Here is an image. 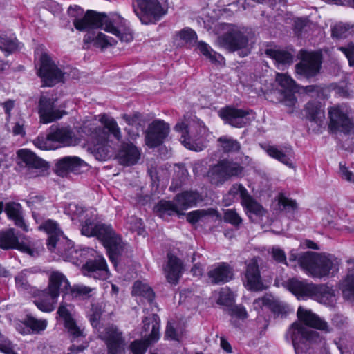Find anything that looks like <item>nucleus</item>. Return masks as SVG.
<instances>
[{
    "label": "nucleus",
    "instance_id": "f257e3e1",
    "mask_svg": "<svg viewBox=\"0 0 354 354\" xmlns=\"http://www.w3.org/2000/svg\"><path fill=\"white\" fill-rule=\"evenodd\" d=\"M73 26L81 32H87L83 39V48L88 49L91 44L102 50L112 46L116 41L102 32H91V30L99 28L116 36L122 42L133 40L131 30L127 26L126 21L118 15L108 17L105 14L88 10L81 18L73 20Z\"/></svg>",
    "mask_w": 354,
    "mask_h": 354
},
{
    "label": "nucleus",
    "instance_id": "f03ea898",
    "mask_svg": "<svg viewBox=\"0 0 354 354\" xmlns=\"http://www.w3.org/2000/svg\"><path fill=\"white\" fill-rule=\"evenodd\" d=\"M297 315L299 322L292 323L287 331V337L291 339L295 353L306 354L316 346L324 345V337L310 328L330 333L333 328L328 322L301 306L298 308Z\"/></svg>",
    "mask_w": 354,
    "mask_h": 354
},
{
    "label": "nucleus",
    "instance_id": "7ed1b4c3",
    "mask_svg": "<svg viewBox=\"0 0 354 354\" xmlns=\"http://www.w3.org/2000/svg\"><path fill=\"white\" fill-rule=\"evenodd\" d=\"M81 232L84 236L96 237L107 250L110 260L115 265L119 257L128 250L127 243L122 241L110 225L95 223L88 218L82 225Z\"/></svg>",
    "mask_w": 354,
    "mask_h": 354
},
{
    "label": "nucleus",
    "instance_id": "20e7f679",
    "mask_svg": "<svg viewBox=\"0 0 354 354\" xmlns=\"http://www.w3.org/2000/svg\"><path fill=\"white\" fill-rule=\"evenodd\" d=\"M102 126L97 123H88L82 127V132L88 136L89 142L93 145V153L98 160H104L108 156L106 144L109 139V133L120 140L122 138L120 129L116 121L111 117L103 115L100 118Z\"/></svg>",
    "mask_w": 354,
    "mask_h": 354
},
{
    "label": "nucleus",
    "instance_id": "39448f33",
    "mask_svg": "<svg viewBox=\"0 0 354 354\" xmlns=\"http://www.w3.org/2000/svg\"><path fill=\"white\" fill-rule=\"evenodd\" d=\"M300 267L313 277L322 278L339 270L340 260L333 254L303 252L299 257Z\"/></svg>",
    "mask_w": 354,
    "mask_h": 354
},
{
    "label": "nucleus",
    "instance_id": "423d86ee",
    "mask_svg": "<svg viewBox=\"0 0 354 354\" xmlns=\"http://www.w3.org/2000/svg\"><path fill=\"white\" fill-rule=\"evenodd\" d=\"M0 248L17 249L30 257H37L43 250L39 241H32L26 236H17L13 228L0 232Z\"/></svg>",
    "mask_w": 354,
    "mask_h": 354
},
{
    "label": "nucleus",
    "instance_id": "0eeeda50",
    "mask_svg": "<svg viewBox=\"0 0 354 354\" xmlns=\"http://www.w3.org/2000/svg\"><path fill=\"white\" fill-rule=\"evenodd\" d=\"M201 200L200 194L196 192L185 191L176 196L174 201H161L155 207L160 216L165 214H183L181 211L196 205Z\"/></svg>",
    "mask_w": 354,
    "mask_h": 354
},
{
    "label": "nucleus",
    "instance_id": "6e6552de",
    "mask_svg": "<svg viewBox=\"0 0 354 354\" xmlns=\"http://www.w3.org/2000/svg\"><path fill=\"white\" fill-rule=\"evenodd\" d=\"M244 167L239 162L229 159H223L211 167L207 177L212 184L221 185L232 178H241L243 176Z\"/></svg>",
    "mask_w": 354,
    "mask_h": 354
},
{
    "label": "nucleus",
    "instance_id": "1a4fd4ad",
    "mask_svg": "<svg viewBox=\"0 0 354 354\" xmlns=\"http://www.w3.org/2000/svg\"><path fill=\"white\" fill-rule=\"evenodd\" d=\"M167 0H136L133 10L141 22L145 24L153 19L159 20L167 12Z\"/></svg>",
    "mask_w": 354,
    "mask_h": 354
},
{
    "label": "nucleus",
    "instance_id": "9d476101",
    "mask_svg": "<svg viewBox=\"0 0 354 354\" xmlns=\"http://www.w3.org/2000/svg\"><path fill=\"white\" fill-rule=\"evenodd\" d=\"M40 61L41 66L37 74L41 78L43 86H53L64 82L68 75V72L59 68L48 55L42 54Z\"/></svg>",
    "mask_w": 354,
    "mask_h": 354
},
{
    "label": "nucleus",
    "instance_id": "9b49d317",
    "mask_svg": "<svg viewBox=\"0 0 354 354\" xmlns=\"http://www.w3.org/2000/svg\"><path fill=\"white\" fill-rule=\"evenodd\" d=\"M17 156L26 169L27 178H32L44 176L48 169V163L37 156L35 153L26 149L17 151Z\"/></svg>",
    "mask_w": 354,
    "mask_h": 354
},
{
    "label": "nucleus",
    "instance_id": "f8f14e48",
    "mask_svg": "<svg viewBox=\"0 0 354 354\" xmlns=\"http://www.w3.org/2000/svg\"><path fill=\"white\" fill-rule=\"evenodd\" d=\"M175 129L181 133L180 140L185 147L194 151L202 150V147L195 144L194 140H196L206 134L207 129L203 124L194 123L188 128L186 124L181 122L176 124Z\"/></svg>",
    "mask_w": 354,
    "mask_h": 354
},
{
    "label": "nucleus",
    "instance_id": "ddd939ff",
    "mask_svg": "<svg viewBox=\"0 0 354 354\" xmlns=\"http://www.w3.org/2000/svg\"><path fill=\"white\" fill-rule=\"evenodd\" d=\"M300 55L301 61L295 65L296 73L306 78L317 75L321 68V54L301 50Z\"/></svg>",
    "mask_w": 354,
    "mask_h": 354
},
{
    "label": "nucleus",
    "instance_id": "4468645a",
    "mask_svg": "<svg viewBox=\"0 0 354 354\" xmlns=\"http://www.w3.org/2000/svg\"><path fill=\"white\" fill-rule=\"evenodd\" d=\"M108 349L109 354H123L125 348V340L122 333L114 325L104 328L99 334Z\"/></svg>",
    "mask_w": 354,
    "mask_h": 354
},
{
    "label": "nucleus",
    "instance_id": "2eb2a0df",
    "mask_svg": "<svg viewBox=\"0 0 354 354\" xmlns=\"http://www.w3.org/2000/svg\"><path fill=\"white\" fill-rule=\"evenodd\" d=\"M328 113L330 117L329 129L332 132L348 134L353 131L354 123L342 107L339 106L331 107Z\"/></svg>",
    "mask_w": 354,
    "mask_h": 354
},
{
    "label": "nucleus",
    "instance_id": "dca6fc26",
    "mask_svg": "<svg viewBox=\"0 0 354 354\" xmlns=\"http://www.w3.org/2000/svg\"><path fill=\"white\" fill-rule=\"evenodd\" d=\"M169 131V124L164 120H153L145 131L146 145L150 148L160 145L168 136Z\"/></svg>",
    "mask_w": 354,
    "mask_h": 354
},
{
    "label": "nucleus",
    "instance_id": "f3484780",
    "mask_svg": "<svg viewBox=\"0 0 354 354\" xmlns=\"http://www.w3.org/2000/svg\"><path fill=\"white\" fill-rule=\"evenodd\" d=\"M55 100L41 95L38 104V113L40 122L44 124L53 122L63 117L65 111L56 109L55 106Z\"/></svg>",
    "mask_w": 354,
    "mask_h": 354
},
{
    "label": "nucleus",
    "instance_id": "a211bd4d",
    "mask_svg": "<svg viewBox=\"0 0 354 354\" xmlns=\"http://www.w3.org/2000/svg\"><path fill=\"white\" fill-rule=\"evenodd\" d=\"M88 167L87 163L77 156H66L57 161L55 171L59 176L69 173L80 174Z\"/></svg>",
    "mask_w": 354,
    "mask_h": 354
},
{
    "label": "nucleus",
    "instance_id": "6ab92c4d",
    "mask_svg": "<svg viewBox=\"0 0 354 354\" xmlns=\"http://www.w3.org/2000/svg\"><path fill=\"white\" fill-rule=\"evenodd\" d=\"M218 43L220 46L230 51H235L246 48L248 39L241 32L232 30L218 37Z\"/></svg>",
    "mask_w": 354,
    "mask_h": 354
},
{
    "label": "nucleus",
    "instance_id": "aec40b11",
    "mask_svg": "<svg viewBox=\"0 0 354 354\" xmlns=\"http://www.w3.org/2000/svg\"><path fill=\"white\" fill-rule=\"evenodd\" d=\"M285 287L297 299H306L308 298L313 299L315 284L308 283L306 280L292 278L285 283Z\"/></svg>",
    "mask_w": 354,
    "mask_h": 354
},
{
    "label": "nucleus",
    "instance_id": "412c9836",
    "mask_svg": "<svg viewBox=\"0 0 354 354\" xmlns=\"http://www.w3.org/2000/svg\"><path fill=\"white\" fill-rule=\"evenodd\" d=\"M248 112L241 109L227 106L219 111L220 117L234 127H243L250 122Z\"/></svg>",
    "mask_w": 354,
    "mask_h": 354
},
{
    "label": "nucleus",
    "instance_id": "4be33fe9",
    "mask_svg": "<svg viewBox=\"0 0 354 354\" xmlns=\"http://www.w3.org/2000/svg\"><path fill=\"white\" fill-rule=\"evenodd\" d=\"M84 275L95 279L105 280L109 277V272L104 258L98 257L93 260L88 261L82 268Z\"/></svg>",
    "mask_w": 354,
    "mask_h": 354
},
{
    "label": "nucleus",
    "instance_id": "5701e85b",
    "mask_svg": "<svg viewBox=\"0 0 354 354\" xmlns=\"http://www.w3.org/2000/svg\"><path fill=\"white\" fill-rule=\"evenodd\" d=\"M73 306L66 303H61L57 310L59 317L64 320V326L68 333L73 337H79L83 335V331L77 326L72 315Z\"/></svg>",
    "mask_w": 354,
    "mask_h": 354
},
{
    "label": "nucleus",
    "instance_id": "b1692460",
    "mask_svg": "<svg viewBox=\"0 0 354 354\" xmlns=\"http://www.w3.org/2000/svg\"><path fill=\"white\" fill-rule=\"evenodd\" d=\"M208 277L214 284L225 283L233 279L232 268L227 263H219L214 265L207 273Z\"/></svg>",
    "mask_w": 354,
    "mask_h": 354
},
{
    "label": "nucleus",
    "instance_id": "393cba45",
    "mask_svg": "<svg viewBox=\"0 0 354 354\" xmlns=\"http://www.w3.org/2000/svg\"><path fill=\"white\" fill-rule=\"evenodd\" d=\"M50 133L53 142L57 145L63 146H75L80 142L73 132L67 127L58 128L51 126L50 128Z\"/></svg>",
    "mask_w": 354,
    "mask_h": 354
},
{
    "label": "nucleus",
    "instance_id": "a878e982",
    "mask_svg": "<svg viewBox=\"0 0 354 354\" xmlns=\"http://www.w3.org/2000/svg\"><path fill=\"white\" fill-rule=\"evenodd\" d=\"M253 306L256 310L266 307L277 316H283L288 312V306L272 295H266L255 299L253 302Z\"/></svg>",
    "mask_w": 354,
    "mask_h": 354
},
{
    "label": "nucleus",
    "instance_id": "bb28decb",
    "mask_svg": "<svg viewBox=\"0 0 354 354\" xmlns=\"http://www.w3.org/2000/svg\"><path fill=\"white\" fill-rule=\"evenodd\" d=\"M39 229L44 230L48 234V248L55 252L58 243L62 242V238L65 237L59 225L53 220L48 219L39 226Z\"/></svg>",
    "mask_w": 354,
    "mask_h": 354
},
{
    "label": "nucleus",
    "instance_id": "cd10ccee",
    "mask_svg": "<svg viewBox=\"0 0 354 354\" xmlns=\"http://www.w3.org/2000/svg\"><path fill=\"white\" fill-rule=\"evenodd\" d=\"M183 270L181 260L171 253L168 254L167 263L165 268V274L167 281L171 284H177Z\"/></svg>",
    "mask_w": 354,
    "mask_h": 354
},
{
    "label": "nucleus",
    "instance_id": "c85d7f7f",
    "mask_svg": "<svg viewBox=\"0 0 354 354\" xmlns=\"http://www.w3.org/2000/svg\"><path fill=\"white\" fill-rule=\"evenodd\" d=\"M265 151L272 158L277 160L290 168H293L292 162L294 153L291 147H286L281 149L274 145H261Z\"/></svg>",
    "mask_w": 354,
    "mask_h": 354
},
{
    "label": "nucleus",
    "instance_id": "c756f323",
    "mask_svg": "<svg viewBox=\"0 0 354 354\" xmlns=\"http://www.w3.org/2000/svg\"><path fill=\"white\" fill-rule=\"evenodd\" d=\"M142 335L147 337L146 341L153 343L159 339L160 318L156 314L145 317L143 320Z\"/></svg>",
    "mask_w": 354,
    "mask_h": 354
},
{
    "label": "nucleus",
    "instance_id": "7c9ffc66",
    "mask_svg": "<svg viewBox=\"0 0 354 354\" xmlns=\"http://www.w3.org/2000/svg\"><path fill=\"white\" fill-rule=\"evenodd\" d=\"M140 155V151L137 147L127 143L122 145L118 153V159L120 165L131 166L138 163Z\"/></svg>",
    "mask_w": 354,
    "mask_h": 354
},
{
    "label": "nucleus",
    "instance_id": "2f4dec72",
    "mask_svg": "<svg viewBox=\"0 0 354 354\" xmlns=\"http://www.w3.org/2000/svg\"><path fill=\"white\" fill-rule=\"evenodd\" d=\"M70 283L66 277L59 271H52L49 275L47 290L59 296L60 292H69Z\"/></svg>",
    "mask_w": 354,
    "mask_h": 354
},
{
    "label": "nucleus",
    "instance_id": "473e14b6",
    "mask_svg": "<svg viewBox=\"0 0 354 354\" xmlns=\"http://www.w3.org/2000/svg\"><path fill=\"white\" fill-rule=\"evenodd\" d=\"M313 299L321 304L333 306L336 302L337 297L335 290L326 284H315Z\"/></svg>",
    "mask_w": 354,
    "mask_h": 354
},
{
    "label": "nucleus",
    "instance_id": "72a5a7b5",
    "mask_svg": "<svg viewBox=\"0 0 354 354\" xmlns=\"http://www.w3.org/2000/svg\"><path fill=\"white\" fill-rule=\"evenodd\" d=\"M55 252H57L64 260L74 264L77 263L80 256V252L73 248L72 242L66 237L62 238V242L58 243Z\"/></svg>",
    "mask_w": 354,
    "mask_h": 354
},
{
    "label": "nucleus",
    "instance_id": "f704fd0d",
    "mask_svg": "<svg viewBox=\"0 0 354 354\" xmlns=\"http://www.w3.org/2000/svg\"><path fill=\"white\" fill-rule=\"evenodd\" d=\"M59 295L51 291L44 290L37 299L34 301L37 307L43 312L49 313L55 308Z\"/></svg>",
    "mask_w": 354,
    "mask_h": 354
},
{
    "label": "nucleus",
    "instance_id": "c9c22d12",
    "mask_svg": "<svg viewBox=\"0 0 354 354\" xmlns=\"http://www.w3.org/2000/svg\"><path fill=\"white\" fill-rule=\"evenodd\" d=\"M5 212L9 219L14 221L15 225L24 231H28V227L25 224L22 216V209L19 203L15 202H8L5 204Z\"/></svg>",
    "mask_w": 354,
    "mask_h": 354
},
{
    "label": "nucleus",
    "instance_id": "e433bc0d",
    "mask_svg": "<svg viewBox=\"0 0 354 354\" xmlns=\"http://www.w3.org/2000/svg\"><path fill=\"white\" fill-rule=\"evenodd\" d=\"M265 54L274 60L276 66L279 69L283 66H290L293 62L294 56L288 51L277 49L266 48Z\"/></svg>",
    "mask_w": 354,
    "mask_h": 354
},
{
    "label": "nucleus",
    "instance_id": "4c0bfd02",
    "mask_svg": "<svg viewBox=\"0 0 354 354\" xmlns=\"http://www.w3.org/2000/svg\"><path fill=\"white\" fill-rule=\"evenodd\" d=\"M245 214L250 220L253 221V216L261 218L266 214V210L264 207L257 202L250 194L243 201H241Z\"/></svg>",
    "mask_w": 354,
    "mask_h": 354
},
{
    "label": "nucleus",
    "instance_id": "58836bf2",
    "mask_svg": "<svg viewBox=\"0 0 354 354\" xmlns=\"http://www.w3.org/2000/svg\"><path fill=\"white\" fill-rule=\"evenodd\" d=\"M214 217L216 220H220L221 218L218 211L212 208H209L207 209H198L188 213L187 220L189 223L194 225L198 222H208L209 218Z\"/></svg>",
    "mask_w": 354,
    "mask_h": 354
},
{
    "label": "nucleus",
    "instance_id": "ea45409f",
    "mask_svg": "<svg viewBox=\"0 0 354 354\" xmlns=\"http://www.w3.org/2000/svg\"><path fill=\"white\" fill-rule=\"evenodd\" d=\"M339 288L344 299L354 304V273L348 272L340 281Z\"/></svg>",
    "mask_w": 354,
    "mask_h": 354
},
{
    "label": "nucleus",
    "instance_id": "a19ab883",
    "mask_svg": "<svg viewBox=\"0 0 354 354\" xmlns=\"http://www.w3.org/2000/svg\"><path fill=\"white\" fill-rule=\"evenodd\" d=\"M306 117L310 121L315 122L318 126H322L325 114L320 102H308L306 105Z\"/></svg>",
    "mask_w": 354,
    "mask_h": 354
},
{
    "label": "nucleus",
    "instance_id": "79ce46f5",
    "mask_svg": "<svg viewBox=\"0 0 354 354\" xmlns=\"http://www.w3.org/2000/svg\"><path fill=\"white\" fill-rule=\"evenodd\" d=\"M198 48L200 53L208 59L212 64L219 66L225 64L224 57L213 49L206 43L200 41L198 43Z\"/></svg>",
    "mask_w": 354,
    "mask_h": 354
},
{
    "label": "nucleus",
    "instance_id": "37998d69",
    "mask_svg": "<svg viewBox=\"0 0 354 354\" xmlns=\"http://www.w3.org/2000/svg\"><path fill=\"white\" fill-rule=\"evenodd\" d=\"M19 48L17 40L14 37H8L4 32H0V49L8 55Z\"/></svg>",
    "mask_w": 354,
    "mask_h": 354
},
{
    "label": "nucleus",
    "instance_id": "c03bdc74",
    "mask_svg": "<svg viewBox=\"0 0 354 354\" xmlns=\"http://www.w3.org/2000/svg\"><path fill=\"white\" fill-rule=\"evenodd\" d=\"M132 294L142 297L149 302H151L155 297L153 290L147 284L138 281L133 284Z\"/></svg>",
    "mask_w": 354,
    "mask_h": 354
},
{
    "label": "nucleus",
    "instance_id": "a18cd8bd",
    "mask_svg": "<svg viewBox=\"0 0 354 354\" xmlns=\"http://www.w3.org/2000/svg\"><path fill=\"white\" fill-rule=\"evenodd\" d=\"M218 142L224 153H237L241 149V144L230 137L221 136L218 139Z\"/></svg>",
    "mask_w": 354,
    "mask_h": 354
},
{
    "label": "nucleus",
    "instance_id": "49530a36",
    "mask_svg": "<svg viewBox=\"0 0 354 354\" xmlns=\"http://www.w3.org/2000/svg\"><path fill=\"white\" fill-rule=\"evenodd\" d=\"M276 81L283 88L282 91H297L296 82L286 73H277Z\"/></svg>",
    "mask_w": 354,
    "mask_h": 354
},
{
    "label": "nucleus",
    "instance_id": "de8ad7c7",
    "mask_svg": "<svg viewBox=\"0 0 354 354\" xmlns=\"http://www.w3.org/2000/svg\"><path fill=\"white\" fill-rule=\"evenodd\" d=\"M149 175L153 185H158L159 181L167 176V171L162 167H158L155 163H151L148 167Z\"/></svg>",
    "mask_w": 354,
    "mask_h": 354
},
{
    "label": "nucleus",
    "instance_id": "09e8293b",
    "mask_svg": "<svg viewBox=\"0 0 354 354\" xmlns=\"http://www.w3.org/2000/svg\"><path fill=\"white\" fill-rule=\"evenodd\" d=\"M244 286L248 290L251 291H261L265 289L261 274L245 277Z\"/></svg>",
    "mask_w": 354,
    "mask_h": 354
},
{
    "label": "nucleus",
    "instance_id": "8fccbe9b",
    "mask_svg": "<svg viewBox=\"0 0 354 354\" xmlns=\"http://www.w3.org/2000/svg\"><path fill=\"white\" fill-rule=\"evenodd\" d=\"M33 144L37 147L43 150H51L58 148V145L53 142L50 132L46 136H40L36 138L33 140Z\"/></svg>",
    "mask_w": 354,
    "mask_h": 354
},
{
    "label": "nucleus",
    "instance_id": "3c124183",
    "mask_svg": "<svg viewBox=\"0 0 354 354\" xmlns=\"http://www.w3.org/2000/svg\"><path fill=\"white\" fill-rule=\"evenodd\" d=\"M25 325L30 328L33 333H39L44 330L47 326L46 319H37L32 316H28L24 321Z\"/></svg>",
    "mask_w": 354,
    "mask_h": 354
},
{
    "label": "nucleus",
    "instance_id": "603ef678",
    "mask_svg": "<svg viewBox=\"0 0 354 354\" xmlns=\"http://www.w3.org/2000/svg\"><path fill=\"white\" fill-rule=\"evenodd\" d=\"M234 302V295L228 288H223L220 290L217 304L225 306H230Z\"/></svg>",
    "mask_w": 354,
    "mask_h": 354
},
{
    "label": "nucleus",
    "instance_id": "864d4df0",
    "mask_svg": "<svg viewBox=\"0 0 354 354\" xmlns=\"http://www.w3.org/2000/svg\"><path fill=\"white\" fill-rule=\"evenodd\" d=\"M223 221L239 228L243 223L242 218L235 209H227L224 212Z\"/></svg>",
    "mask_w": 354,
    "mask_h": 354
},
{
    "label": "nucleus",
    "instance_id": "5fc2aeb1",
    "mask_svg": "<svg viewBox=\"0 0 354 354\" xmlns=\"http://www.w3.org/2000/svg\"><path fill=\"white\" fill-rule=\"evenodd\" d=\"M92 291V288L84 285L70 286L69 292L73 297L79 299H84L89 296Z\"/></svg>",
    "mask_w": 354,
    "mask_h": 354
},
{
    "label": "nucleus",
    "instance_id": "6e6d98bb",
    "mask_svg": "<svg viewBox=\"0 0 354 354\" xmlns=\"http://www.w3.org/2000/svg\"><path fill=\"white\" fill-rule=\"evenodd\" d=\"M127 225L130 230L136 232L139 235H142L144 232L142 220L135 216H131L127 218Z\"/></svg>",
    "mask_w": 354,
    "mask_h": 354
},
{
    "label": "nucleus",
    "instance_id": "4d7b16f0",
    "mask_svg": "<svg viewBox=\"0 0 354 354\" xmlns=\"http://www.w3.org/2000/svg\"><path fill=\"white\" fill-rule=\"evenodd\" d=\"M228 193L233 197L239 195L241 201H243L248 196H250V194L248 193V190L245 188V187L242 184L239 183H234V185H232Z\"/></svg>",
    "mask_w": 354,
    "mask_h": 354
},
{
    "label": "nucleus",
    "instance_id": "13d9d810",
    "mask_svg": "<svg viewBox=\"0 0 354 354\" xmlns=\"http://www.w3.org/2000/svg\"><path fill=\"white\" fill-rule=\"evenodd\" d=\"M178 36L180 38V39L190 45H193L196 43V34L191 28H187L183 29L181 31L178 32Z\"/></svg>",
    "mask_w": 354,
    "mask_h": 354
},
{
    "label": "nucleus",
    "instance_id": "bf43d9fd",
    "mask_svg": "<svg viewBox=\"0 0 354 354\" xmlns=\"http://www.w3.org/2000/svg\"><path fill=\"white\" fill-rule=\"evenodd\" d=\"M272 258L278 263L288 266L285 252L278 246H274L270 252Z\"/></svg>",
    "mask_w": 354,
    "mask_h": 354
},
{
    "label": "nucleus",
    "instance_id": "052dcab7",
    "mask_svg": "<svg viewBox=\"0 0 354 354\" xmlns=\"http://www.w3.org/2000/svg\"><path fill=\"white\" fill-rule=\"evenodd\" d=\"M227 313L232 317L245 319L248 317L245 308L242 306H234L227 309Z\"/></svg>",
    "mask_w": 354,
    "mask_h": 354
},
{
    "label": "nucleus",
    "instance_id": "680f3d73",
    "mask_svg": "<svg viewBox=\"0 0 354 354\" xmlns=\"http://www.w3.org/2000/svg\"><path fill=\"white\" fill-rule=\"evenodd\" d=\"M260 270L257 259L254 258L246 262L245 277L259 275Z\"/></svg>",
    "mask_w": 354,
    "mask_h": 354
},
{
    "label": "nucleus",
    "instance_id": "e2e57ef3",
    "mask_svg": "<svg viewBox=\"0 0 354 354\" xmlns=\"http://www.w3.org/2000/svg\"><path fill=\"white\" fill-rule=\"evenodd\" d=\"M337 347L342 354H354V339H341Z\"/></svg>",
    "mask_w": 354,
    "mask_h": 354
},
{
    "label": "nucleus",
    "instance_id": "0e129e2a",
    "mask_svg": "<svg viewBox=\"0 0 354 354\" xmlns=\"http://www.w3.org/2000/svg\"><path fill=\"white\" fill-rule=\"evenodd\" d=\"M296 91H282L281 93V102L286 106L293 107L297 103V98L295 96Z\"/></svg>",
    "mask_w": 354,
    "mask_h": 354
},
{
    "label": "nucleus",
    "instance_id": "69168bd1",
    "mask_svg": "<svg viewBox=\"0 0 354 354\" xmlns=\"http://www.w3.org/2000/svg\"><path fill=\"white\" fill-rule=\"evenodd\" d=\"M146 339L134 341L131 344V350L133 354H145L147 346L150 344Z\"/></svg>",
    "mask_w": 354,
    "mask_h": 354
},
{
    "label": "nucleus",
    "instance_id": "338daca9",
    "mask_svg": "<svg viewBox=\"0 0 354 354\" xmlns=\"http://www.w3.org/2000/svg\"><path fill=\"white\" fill-rule=\"evenodd\" d=\"M279 205L283 210L287 212L294 211L297 208L296 201L284 196L279 197Z\"/></svg>",
    "mask_w": 354,
    "mask_h": 354
},
{
    "label": "nucleus",
    "instance_id": "774afa93",
    "mask_svg": "<svg viewBox=\"0 0 354 354\" xmlns=\"http://www.w3.org/2000/svg\"><path fill=\"white\" fill-rule=\"evenodd\" d=\"M348 26L344 24L335 25L332 30V35L337 38L346 37L348 35Z\"/></svg>",
    "mask_w": 354,
    "mask_h": 354
}]
</instances>
